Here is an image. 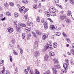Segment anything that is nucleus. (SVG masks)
Wrapping results in <instances>:
<instances>
[{"label":"nucleus","mask_w":74,"mask_h":74,"mask_svg":"<svg viewBox=\"0 0 74 74\" xmlns=\"http://www.w3.org/2000/svg\"><path fill=\"white\" fill-rule=\"evenodd\" d=\"M17 23H18L16 21H14V26L16 27V31L18 32L21 31V29L23 27H26V25L24 23H20L18 24Z\"/></svg>","instance_id":"nucleus-1"},{"label":"nucleus","mask_w":74,"mask_h":74,"mask_svg":"<svg viewBox=\"0 0 74 74\" xmlns=\"http://www.w3.org/2000/svg\"><path fill=\"white\" fill-rule=\"evenodd\" d=\"M49 56L47 55H46L44 57V60L45 61H47L48 59Z\"/></svg>","instance_id":"nucleus-8"},{"label":"nucleus","mask_w":74,"mask_h":74,"mask_svg":"<svg viewBox=\"0 0 74 74\" xmlns=\"http://www.w3.org/2000/svg\"><path fill=\"white\" fill-rule=\"evenodd\" d=\"M27 16L26 15L24 16L23 17V19L25 21H27Z\"/></svg>","instance_id":"nucleus-30"},{"label":"nucleus","mask_w":74,"mask_h":74,"mask_svg":"<svg viewBox=\"0 0 74 74\" xmlns=\"http://www.w3.org/2000/svg\"><path fill=\"white\" fill-rule=\"evenodd\" d=\"M5 74H10V72L8 70H7L6 71V73Z\"/></svg>","instance_id":"nucleus-51"},{"label":"nucleus","mask_w":74,"mask_h":74,"mask_svg":"<svg viewBox=\"0 0 74 74\" xmlns=\"http://www.w3.org/2000/svg\"><path fill=\"white\" fill-rule=\"evenodd\" d=\"M27 71H28V70L27 69L25 70V74H29V73H28Z\"/></svg>","instance_id":"nucleus-41"},{"label":"nucleus","mask_w":74,"mask_h":74,"mask_svg":"<svg viewBox=\"0 0 74 74\" xmlns=\"http://www.w3.org/2000/svg\"><path fill=\"white\" fill-rule=\"evenodd\" d=\"M71 12L70 11H68L67 12V14L68 16H70L71 15Z\"/></svg>","instance_id":"nucleus-26"},{"label":"nucleus","mask_w":74,"mask_h":74,"mask_svg":"<svg viewBox=\"0 0 74 74\" xmlns=\"http://www.w3.org/2000/svg\"><path fill=\"white\" fill-rule=\"evenodd\" d=\"M50 15H51V16H54L56 15V13L55 12H51L50 13Z\"/></svg>","instance_id":"nucleus-9"},{"label":"nucleus","mask_w":74,"mask_h":74,"mask_svg":"<svg viewBox=\"0 0 74 74\" xmlns=\"http://www.w3.org/2000/svg\"><path fill=\"white\" fill-rule=\"evenodd\" d=\"M51 29H52L53 30H55V27L54 26V25H51V27H50Z\"/></svg>","instance_id":"nucleus-19"},{"label":"nucleus","mask_w":74,"mask_h":74,"mask_svg":"<svg viewBox=\"0 0 74 74\" xmlns=\"http://www.w3.org/2000/svg\"><path fill=\"white\" fill-rule=\"evenodd\" d=\"M42 33L41 32L39 31V32H38V35H40Z\"/></svg>","instance_id":"nucleus-57"},{"label":"nucleus","mask_w":74,"mask_h":74,"mask_svg":"<svg viewBox=\"0 0 74 74\" xmlns=\"http://www.w3.org/2000/svg\"><path fill=\"white\" fill-rule=\"evenodd\" d=\"M73 48V49H71V52L72 53V54L73 55H74V47H72Z\"/></svg>","instance_id":"nucleus-21"},{"label":"nucleus","mask_w":74,"mask_h":74,"mask_svg":"<svg viewBox=\"0 0 74 74\" xmlns=\"http://www.w3.org/2000/svg\"><path fill=\"white\" fill-rule=\"evenodd\" d=\"M34 55L35 57H37L40 56V53L38 51H36L34 53Z\"/></svg>","instance_id":"nucleus-3"},{"label":"nucleus","mask_w":74,"mask_h":74,"mask_svg":"<svg viewBox=\"0 0 74 74\" xmlns=\"http://www.w3.org/2000/svg\"><path fill=\"white\" fill-rule=\"evenodd\" d=\"M27 25L29 26L30 28H32V27H33V23H28Z\"/></svg>","instance_id":"nucleus-11"},{"label":"nucleus","mask_w":74,"mask_h":74,"mask_svg":"<svg viewBox=\"0 0 74 74\" xmlns=\"http://www.w3.org/2000/svg\"><path fill=\"white\" fill-rule=\"evenodd\" d=\"M54 1H55V3H58L59 2V0H54Z\"/></svg>","instance_id":"nucleus-53"},{"label":"nucleus","mask_w":74,"mask_h":74,"mask_svg":"<svg viewBox=\"0 0 74 74\" xmlns=\"http://www.w3.org/2000/svg\"><path fill=\"white\" fill-rule=\"evenodd\" d=\"M53 61L54 62V63H58V60L57 59H53Z\"/></svg>","instance_id":"nucleus-22"},{"label":"nucleus","mask_w":74,"mask_h":74,"mask_svg":"<svg viewBox=\"0 0 74 74\" xmlns=\"http://www.w3.org/2000/svg\"><path fill=\"white\" fill-rule=\"evenodd\" d=\"M4 6L5 7H8V4L7 2L6 3H5L4 4Z\"/></svg>","instance_id":"nucleus-34"},{"label":"nucleus","mask_w":74,"mask_h":74,"mask_svg":"<svg viewBox=\"0 0 74 74\" xmlns=\"http://www.w3.org/2000/svg\"><path fill=\"white\" fill-rule=\"evenodd\" d=\"M70 3L71 4H73L74 5V0H71L70 1Z\"/></svg>","instance_id":"nucleus-32"},{"label":"nucleus","mask_w":74,"mask_h":74,"mask_svg":"<svg viewBox=\"0 0 74 74\" xmlns=\"http://www.w3.org/2000/svg\"><path fill=\"white\" fill-rule=\"evenodd\" d=\"M61 34V33L60 32H57L55 33V35L57 36H60Z\"/></svg>","instance_id":"nucleus-25"},{"label":"nucleus","mask_w":74,"mask_h":74,"mask_svg":"<svg viewBox=\"0 0 74 74\" xmlns=\"http://www.w3.org/2000/svg\"><path fill=\"white\" fill-rule=\"evenodd\" d=\"M20 53L22 54L23 53V49H22L21 48L20 49Z\"/></svg>","instance_id":"nucleus-43"},{"label":"nucleus","mask_w":74,"mask_h":74,"mask_svg":"<svg viewBox=\"0 0 74 74\" xmlns=\"http://www.w3.org/2000/svg\"><path fill=\"white\" fill-rule=\"evenodd\" d=\"M42 10H41V9H39L38 10V12H42Z\"/></svg>","instance_id":"nucleus-62"},{"label":"nucleus","mask_w":74,"mask_h":74,"mask_svg":"<svg viewBox=\"0 0 74 74\" xmlns=\"http://www.w3.org/2000/svg\"><path fill=\"white\" fill-rule=\"evenodd\" d=\"M35 74H40V72L38 71L35 70Z\"/></svg>","instance_id":"nucleus-42"},{"label":"nucleus","mask_w":74,"mask_h":74,"mask_svg":"<svg viewBox=\"0 0 74 74\" xmlns=\"http://www.w3.org/2000/svg\"><path fill=\"white\" fill-rule=\"evenodd\" d=\"M53 71L54 73V74H57V70H56V69H53Z\"/></svg>","instance_id":"nucleus-24"},{"label":"nucleus","mask_w":74,"mask_h":74,"mask_svg":"<svg viewBox=\"0 0 74 74\" xmlns=\"http://www.w3.org/2000/svg\"><path fill=\"white\" fill-rule=\"evenodd\" d=\"M4 71H5V69L4 67H3V70L1 71V74H4Z\"/></svg>","instance_id":"nucleus-16"},{"label":"nucleus","mask_w":74,"mask_h":74,"mask_svg":"<svg viewBox=\"0 0 74 74\" xmlns=\"http://www.w3.org/2000/svg\"><path fill=\"white\" fill-rule=\"evenodd\" d=\"M29 74H34V72H33V70H30Z\"/></svg>","instance_id":"nucleus-39"},{"label":"nucleus","mask_w":74,"mask_h":74,"mask_svg":"<svg viewBox=\"0 0 74 74\" xmlns=\"http://www.w3.org/2000/svg\"><path fill=\"white\" fill-rule=\"evenodd\" d=\"M62 35H63V36L64 37H65V38H66L67 37V35L66 34V33H64V32H63L62 33Z\"/></svg>","instance_id":"nucleus-28"},{"label":"nucleus","mask_w":74,"mask_h":74,"mask_svg":"<svg viewBox=\"0 0 74 74\" xmlns=\"http://www.w3.org/2000/svg\"><path fill=\"white\" fill-rule=\"evenodd\" d=\"M45 73L46 74H50V71H48L46 73Z\"/></svg>","instance_id":"nucleus-47"},{"label":"nucleus","mask_w":74,"mask_h":74,"mask_svg":"<svg viewBox=\"0 0 74 74\" xmlns=\"http://www.w3.org/2000/svg\"><path fill=\"white\" fill-rule=\"evenodd\" d=\"M25 33H23L22 35V38H23V39H24V38H25Z\"/></svg>","instance_id":"nucleus-31"},{"label":"nucleus","mask_w":74,"mask_h":74,"mask_svg":"<svg viewBox=\"0 0 74 74\" xmlns=\"http://www.w3.org/2000/svg\"><path fill=\"white\" fill-rule=\"evenodd\" d=\"M47 49H48L49 48V45L48 44H47L45 45V47Z\"/></svg>","instance_id":"nucleus-37"},{"label":"nucleus","mask_w":74,"mask_h":74,"mask_svg":"<svg viewBox=\"0 0 74 74\" xmlns=\"http://www.w3.org/2000/svg\"><path fill=\"white\" fill-rule=\"evenodd\" d=\"M42 9L44 10H46V8L45 6H44L43 7Z\"/></svg>","instance_id":"nucleus-58"},{"label":"nucleus","mask_w":74,"mask_h":74,"mask_svg":"<svg viewBox=\"0 0 74 74\" xmlns=\"http://www.w3.org/2000/svg\"><path fill=\"white\" fill-rule=\"evenodd\" d=\"M14 16L16 17V18H18L19 16V14L17 12H15L14 14Z\"/></svg>","instance_id":"nucleus-17"},{"label":"nucleus","mask_w":74,"mask_h":74,"mask_svg":"<svg viewBox=\"0 0 74 74\" xmlns=\"http://www.w3.org/2000/svg\"><path fill=\"white\" fill-rule=\"evenodd\" d=\"M30 38V35H29L27 37V40H29Z\"/></svg>","instance_id":"nucleus-55"},{"label":"nucleus","mask_w":74,"mask_h":74,"mask_svg":"<svg viewBox=\"0 0 74 74\" xmlns=\"http://www.w3.org/2000/svg\"><path fill=\"white\" fill-rule=\"evenodd\" d=\"M66 16L62 15V16H60V18L61 20L63 21L64 20V19H66Z\"/></svg>","instance_id":"nucleus-6"},{"label":"nucleus","mask_w":74,"mask_h":74,"mask_svg":"<svg viewBox=\"0 0 74 74\" xmlns=\"http://www.w3.org/2000/svg\"><path fill=\"white\" fill-rule=\"evenodd\" d=\"M33 1H34V3H37V0H33Z\"/></svg>","instance_id":"nucleus-61"},{"label":"nucleus","mask_w":74,"mask_h":74,"mask_svg":"<svg viewBox=\"0 0 74 74\" xmlns=\"http://www.w3.org/2000/svg\"><path fill=\"white\" fill-rule=\"evenodd\" d=\"M44 29H45V30L47 29H48V27L47 26H44Z\"/></svg>","instance_id":"nucleus-52"},{"label":"nucleus","mask_w":74,"mask_h":74,"mask_svg":"<svg viewBox=\"0 0 74 74\" xmlns=\"http://www.w3.org/2000/svg\"><path fill=\"white\" fill-rule=\"evenodd\" d=\"M57 45H58L56 43H53V46L54 47V48H56L57 47Z\"/></svg>","instance_id":"nucleus-29"},{"label":"nucleus","mask_w":74,"mask_h":74,"mask_svg":"<svg viewBox=\"0 0 74 74\" xmlns=\"http://www.w3.org/2000/svg\"><path fill=\"white\" fill-rule=\"evenodd\" d=\"M46 36H47V35L45 34L42 36V40H46V39L47 38V37Z\"/></svg>","instance_id":"nucleus-18"},{"label":"nucleus","mask_w":74,"mask_h":74,"mask_svg":"<svg viewBox=\"0 0 74 74\" xmlns=\"http://www.w3.org/2000/svg\"><path fill=\"white\" fill-rule=\"evenodd\" d=\"M45 15L46 16H47L48 17H49L50 15H49V13L47 12H45Z\"/></svg>","instance_id":"nucleus-13"},{"label":"nucleus","mask_w":74,"mask_h":74,"mask_svg":"<svg viewBox=\"0 0 74 74\" xmlns=\"http://www.w3.org/2000/svg\"><path fill=\"white\" fill-rule=\"evenodd\" d=\"M8 32H10V33H12V32H13V31H14L13 28L10 27L8 28Z\"/></svg>","instance_id":"nucleus-7"},{"label":"nucleus","mask_w":74,"mask_h":74,"mask_svg":"<svg viewBox=\"0 0 74 74\" xmlns=\"http://www.w3.org/2000/svg\"><path fill=\"white\" fill-rule=\"evenodd\" d=\"M48 11H49V12H51L52 11V9L51 8H51H50L48 10Z\"/></svg>","instance_id":"nucleus-56"},{"label":"nucleus","mask_w":74,"mask_h":74,"mask_svg":"<svg viewBox=\"0 0 74 74\" xmlns=\"http://www.w3.org/2000/svg\"><path fill=\"white\" fill-rule=\"evenodd\" d=\"M10 60L11 62H12V56L10 55Z\"/></svg>","instance_id":"nucleus-38"},{"label":"nucleus","mask_w":74,"mask_h":74,"mask_svg":"<svg viewBox=\"0 0 74 74\" xmlns=\"http://www.w3.org/2000/svg\"><path fill=\"white\" fill-rule=\"evenodd\" d=\"M6 15L7 16H10L12 15L11 13L10 12H6Z\"/></svg>","instance_id":"nucleus-20"},{"label":"nucleus","mask_w":74,"mask_h":74,"mask_svg":"<svg viewBox=\"0 0 74 74\" xmlns=\"http://www.w3.org/2000/svg\"><path fill=\"white\" fill-rule=\"evenodd\" d=\"M54 67L55 68V69H60V66L58 64L54 66Z\"/></svg>","instance_id":"nucleus-12"},{"label":"nucleus","mask_w":74,"mask_h":74,"mask_svg":"<svg viewBox=\"0 0 74 74\" xmlns=\"http://www.w3.org/2000/svg\"><path fill=\"white\" fill-rule=\"evenodd\" d=\"M13 53H14V55H17L18 54L15 52L14 51V52H13Z\"/></svg>","instance_id":"nucleus-59"},{"label":"nucleus","mask_w":74,"mask_h":74,"mask_svg":"<svg viewBox=\"0 0 74 74\" xmlns=\"http://www.w3.org/2000/svg\"><path fill=\"white\" fill-rule=\"evenodd\" d=\"M47 49L45 48V47L44 48V49H43L42 51V52H45L46 50H47Z\"/></svg>","instance_id":"nucleus-54"},{"label":"nucleus","mask_w":74,"mask_h":74,"mask_svg":"<svg viewBox=\"0 0 74 74\" xmlns=\"http://www.w3.org/2000/svg\"><path fill=\"white\" fill-rule=\"evenodd\" d=\"M29 3L28 0H25V4H27Z\"/></svg>","instance_id":"nucleus-49"},{"label":"nucleus","mask_w":74,"mask_h":74,"mask_svg":"<svg viewBox=\"0 0 74 74\" xmlns=\"http://www.w3.org/2000/svg\"><path fill=\"white\" fill-rule=\"evenodd\" d=\"M56 6H57V7H60L61 9H62L63 8H62V6H61L60 5H58V4H56Z\"/></svg>","instance_id":"nucleus-40"},{"label":"nucleus","mask_w":74,"mask_h":74,"mask_svg":"<svg viewBox=\"0 0 74 74\" xmlns=\"http://www.w3.org/2000/svg\"><path fill=\"white\" fill-rule=\"evenodd\" d=\"M28 10H29L28 9H25L24 6H22L21 8H20L19 9V11L20 12H22L23 11H24L23 12L24 14H25L26 12Z\"/></svg>","instance_id":"nucleus-2"},{"label":"nucleus","mask_w":74,"mask_h":74,"mask_svg":"<svg viewBox=\"0 0 74 74\" xmlns=\"http://www.w3.org/2000/svg\"><path fill=\"white\" fill-rule=\"evenodd\" d=\"M66 23H70V22H71V20L69 19H68L67 18L66 19Z\"/></svg>","instance_id":"nucleus-27"},{"label":"nucleus","mask_w":74,"mask_h":74,"mask_svg":"<svg viewBox=\"0 0 74 74\" xmlns=\"http://www.w3.org/2000/svg\"><path fill=\"white\" fill-rule=\"evenodd\" d=\"M37 5H33V8L34 10H36V9H37Z\"/></svg>","instance_id":"nucleus-33"},{"label":"nucleus","mask_w":74,"mask_h":74,"mask_svg":"<svg viewBox=\"0 0 74 74\" xmlns=\"http://www.w3.org/2000/svg\"><path fill=\"white\" fill-rule=\"evenodd\" d=\"M36 21L38 22H40V17L38 16L36 18Z\"/></svg>","instance_id":"nucleus-23"},{"label":"nucleus","mask_w":74,"mask_h":74,"mask_svg":"<svg viewBox=\"0 0 74 74\" xmlns=\"http://www.w3.org/2000/svg\"><path fill=\"white\" fill-rule=\"evenodd\" d=\"M70 62L71 64L72 65H73L74 64V63H73V60H71Z\"/></svg>","instance_id":"nucleus-45"},{"label":"nucleus","mask_w":74,"mask_h":74,"mask_svg":"<svg viewBox=\"0 0 74 74\" xmlns=\"http://www.w3.org/2000/svg\"><path fill=\"white\" fill-rule=\"evenodd\" d=\"M68 64H66V63L64 64H63V67H64L65 69H68V66H67Z\"/></svg>","instance_id":"nucleus-5"},{"label":"nucleus","mask_w":74,"mask_h":74,"mask_svg":"<svg viewBox=\"0 0 74 74\" xmlns=\"http://www.w3.org/2000/svg\"><path fill=\"white\" fill-rule=\"evenodd\" d=\"M41 22L42 23H45V20L44 18H42L41 20Z\"/></svg>","instance_id":"nucleus-35"},{"label":"nucleus","mask_w":74,"mask_h":74,"mask_svg":"<svg viewBox=\"0 0 74 74\" xmlns=\"http://www.w3.org/2000/svg\"><path fill=\"white\" fill-rule=\"evenodd\" d=\"M30 28L28 27H26L25 29V32L26 33H28L30 32Z\"/></svg>","instance_id":"nucleus-10"},{"label":"nucleus","mask_w":74,"mask_h":74,"mask_svg":"<svg viewBox=\"0 0 74 74\" xmlns=\"http://www.w3.org/2000/svg\"><path fill=\"white\" fill-rule=\"evenodd\" d=\"M0 18H3V14H0Z\"/></svg>","instance_id":"nucleus-50"},{"label":"nucleus","mask_w":74,"mask_h":74,"mask_svg":"<svg viewBox=\"0 0 74 74\" xmlns=\"http://www.w3.org/2000/svg\"><path fill=\"white\" fill-rule=\"evenodd\" d=\"M44 25L45 26H47V25H48V23H47L46 22H45L44 23Z\"/></svg>","instance_id":"nucleus-60"},{"label":"nucleus","mask_w":74,"mask_h":74,"mask_svg":"<svg viewBox=\"0 0 74 74\" xmlns=\"http://www.w3.org/2000/svg\"><path fill=\"white\" fill-rule=\"evenodd\" d=\"M61 71L63 73H66V69H62L61 70Z\"/></svg>","instance_id":"nucleus-36"},{"label":"nucleus","mask_w":74,"mask_h":74,"mask_svg":"<svg viewBox=\"0 0 74 74\" xmlns=\"http://www.w3.org/2000/svg\"><path fill=\"white\" fill-rule=\"evenodd\" d=\"M32 32L34 37L35 38H37V35L36 34L35 32H33V31H32Z\"/></svg>","instance_id":"nucleus-15"},{"label":"nucleus","mask_w":74,"mask_h":74,"mask_svg":"<svg viewBox=\"0 0 74 74\" xmlns=\"http://www.w3.org/2000/svg\"><path fill=\"white\" fill-rule=\"evenodd\" d=\"M65 40H66V41H67V42H69V39L68 38H66L65 39Z\"/></svg>","instance_id":"nucleus-64"},{"label":"nucleus","mask_w":74,"mask_h":74,"mask_svg":"<svg viewBox=\"0 0 74 74\" xmlns=\"http://www.w3.org/2000/svg\"><path fill=\"white\" fill-rule=\"evenodd\" d=\"M12 44H14L15 42V39H12Z\"/></svg>","instance_id":"nucleus-48"},{"label":"nucleus","mask_w":74,"mask_h":74,"mask_svg":"<svg viewBox=\"0 0 74 74\" xmlns=\"http://www.w3.org/2000/svg\"><path fill=\"white\" fill-rule=\"evenodd\" d=\"M34 48L38 47V41H36L34 42Z\"/></svg>","instance_id":"nucleus-4"},{"label":"nucleus","mask_w":74,"mask_h":74,"mask_svg":"<svg viewBox=\"0 0 74 74\" xmlns=\"http://www.w3.org/2000/svg\"><path fill=\"white\" fill-rule=\"evenodd\" d=\"M49 55H50V56H55V53L53 52L52 51H50Z\"/></svg>","instance_id":"nucleus-14"},{"label":"nucleus","mask_w":74,"mask_h":74,"mask_svg":"<svg viewBox=\"0 0 74 74\" xmlns=\"http://www.w3.org/2000/svg\"><path fill=\"white\" fill-rule=\"evenodd\" d=\"M38 32H39V31H38V30H36V33L38 34Z\"/></svg>","instance_id":"nucleus-63"},{"label":"nucleus","mask_w":74,"mask_h":74,"mask_svg":"<svg viewBox=\"0 0 74 74\" xmlns=\"http://www.w3.org/2000/svg\"><path fill=\"white\" fill-rule=\"evenodd\" d=\"M65 61L66 62L65 63L69 64V60H68V59H66Z\"/></svg>","instance_id":"nucleus-46"},{"label":"nucleus","mask_w":74,"mask_h":74,"mask_svg":"<svg viewBox=\"0 0 74 74\" xmlns=\"http://www.w3.org/2000/svg\"><path fill=\"white\" fill-rule=\"evenodd\" d=\"M9 5H10L12 7H13L14 6V3H10L9 4Z\"/></svg>","instance_id":"nucleus-44"}]
</instances>
